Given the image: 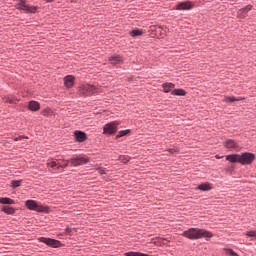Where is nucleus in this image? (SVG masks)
I'll use <instances>...</instances> for the list:
<instances>
[{
	"label": "nucleus",
	"mask_w": 256,
	"mask_h": 256,
	"mask_svg": "<svg viewBox=\"0 0 256 256\" xmlns=\"http://www.w3.org/2000/svg\"><path fill=\"white\" fill-rule=\"evenodd\" d=\"M182 237H186V239H190L191 241L197 239H206V241H209L213 237V233L205 229L190 228L182 233Z\"/></svg>",
	"instance_id": "1"
},
{
	"label": "nucleus",
	"mask_w": 256,
	"mask_h": 256,
	"mask_svg": "<svg viewBox=\"0 0 256 256\" xmlns=\"http://www.w3.org/2000/svg\"><path fill=\"white\" fill-rule=\"evenodd\" d=\"M226 161L230 163H240L241 165H251L255 161V154L253 153H243L241 154H231L226 156Z\"/></svg>",
	"instance_id": "2"
},
{
	"label": "nucleus",
	"mask_w": 256,
	"mask_h": 256,
	"mask_svg": "<svg viewBox=\"0 0 256 256\" xmlns=\"http://www.w3.org/2000/svg\"><path fill=\"white\" fill-rule=\"evenodd\" d=\"M79 95L82 97H89V95H95V93H99V88H96L95 85L91 84H82L78 88Z\"/></svg>",
	"instance_id": "3"
},
{
	"label": "nucleus",
	"mask_w": 256,
	"mask_h": 256,
	"mask_svg": "<svg viewBox=\"0 0 256 256\" xmlns=\"http://www.w3.org/2000/svg\"><path fill=\"white\" fill-rule=\"evenodd\" d=\"M16 9H20L21 11H24V13H37V10L39 7L37 6H31L27 4V1L25 0H19L15 4Z\"/></svg>",
	"instance_id": "4"
},
{
	"label": "nucleus",
	"mask_w": 256,
	"mask_h": 256,
	"mask_svg": "<svg viewBox=\"0 0 256 256\" xmlns=\"http://www.w3.org/2000/svg\"><path fill=\"white\" fill-rule=\"evenodd\" d=\"M25 205L30 211H37L38 213H47L49 211L48 207L39 205L35 200H27Z\"/></svg>",
	"instance_id": "5"
},
{
	"label": "nucleus",
	"mask_w": 256,
	"mask_h": 256,
	"mask_svg": "<svg viewBox=\"0 0 256 256\" xmlns=\"http://www.w3.org/2000/svg\"><path fill=\"white\" fill-rule=\"evenodd\" d=\"M119 125H121L119 121H113L105 124L103 127L104 135H113L114 133H117V127H119Z\"/></svg>",
	"instance_id": "6"
},
{
	"label": "nucleus",
	"mask_w": 256,
	"mask_h": 256,
	"mask_svg": "<svg viewBox=\"0 0 256 256\" xmlns=\"http://www.w3.org/2000/svg\"><path fill=\"white\" fill-rule=\"evenodd\" d=\"M70 163L73 167H79V165H87V163H89V157L85 155L74 156L70 159Z\"/></svg>",
	"instance_id": "7"
},
{
	"label": "nucleus",
	"mask_w": 256,
	"mask_h": 256,
	"mask_svg": "<svg viewBox=\"0 0 256 256\" xmlns=\"http://www.w3.org/2000/svg\"><path fill=\"white\" fill-rule=\"evenodd\" d=\"M193 8V3L191 1L180 2L175 6L176 11H189Z\"/></svg>",
	"instance_id": "8"
},
{
	"label": "nucleus",
	"mask_w": 256,
	"mask_h": 256,
	"mask_svg": "<svg viewBox=\"0 0 256 256\" xmlns=\"http://www.w3.org/2000/svg\"><path fill=\"white\" fill-rule=\"evenodd\" d=\"M39 241L40 243H45V245H48L49 247H59V245H61L60 241L51 238L41 237L39 238Z\"/></svg>",
	"instance_id": "9"
},
{
	"label": "nucleus",
	"mask_w": 256,
	"mask_h": 256,
	"mask_svg": "<svg viewBox=\"0 0 256 256\" xmlns=\"http://www.w3.org/2000/svg\"><path fill=\"white\" fill-rule=\"evenodd\" d=\"M225 147L226 149H232L233 151H239L240 149L239 144L235 142V140H227L225 142Z\"/></svg>",
	"instance_id": "10"
},
{
	"label": "nucleus",
	"mask_w": 256,
	"mask_h": 256,
	"mask_svg": "<svg viewBox=\"0 0 256 256\" xmlns=\"http://www.w3.org/2000/svg\"><path fill=\"white\" fill-rule=\"evenodd\" d=\"M252 9H253V6L248 5L245 8L238 10V17L240 19H245V17H247V13H249V11H251Z\"/></svg>",
	"instance_id": "11"
},
{
	"label": "nucleus",
	"mask_w": 256,
	"mask_h": 256,
	"mask_svg": "<svg viewBox=\"0 0 256 256\" xmlns=\"http://www.w3.org/2000/svg\"><path fill=\"white\" fill-rule=\"evenodd\" d=\"M75 83V77L68 75L64 77V85L67 87V89H71Z\"/></svg>",
	"instance_id": "12"
},
{
	"label": "nucleus",
	"mask_w": 256,
	"mask_h": 256,
	"mask_svg": "<svg viewBox=\"0 0 256 256\" xmlns=\"http://www.w3.org/2000/svg\"><path fill=\"white\" fill-rule=\"evenodd\" d=\"M74 135L76 137V140L79 141L80 143H83V141H85V139H87V134H85L82 131H75Z\"/></svg>",
	"instance_id": "13"
},
{
	"label": "nucleus",
	"mask_w": 256,
	"mask_h": 256,
	"mask_svg": "<svg viewBox=\"0 0 256 256\" xmlns=\"http://www.w3.org/2000/svg\"><path fill=\"white\" fill-rule=\"evenodd\" d=\"M109 61L111 65H118V63L123 62V57H121L120 55H114L109 58Z\"/></svg>",
	"instance_id": "14"
},
{
	"label": "nucleus",
	"mask_w": 256,
	"mask_h": 256,
	"mask_svg": "<svg viewBox=\"0 0 256 256\" xmlns=\"http://www.w3.org/2000/svg\"><path fill=\"white\" fill-rule=\"evenodd\" d=\"M60 161L61 160H50L47 162V167H50V169H53L54 171H59V169H57V167H59L60 165Z\"/></svg>",
	"instance_id": "15"
},
{
	"label": "nucleus",
	"mask_w": 256,
	"mask_h": 256,
	"mask_svg": "<svg viewBox=\"0 0 256 256\" xmlns=\"http://www.w3.org/2000/svg\"><path fill=\"white\" fill-rule=\"evenodd\" d=\"M224 103H235V101H243L241 97H234V96H224L223 98Z\"/></svg>",
	"instance_id": "16"
},
{
	"label": "nucleus",
	"mask_w": 256,
	"mask_h": 256,
	"mask_svg": "<svg viewBox=\"0 0 256 256\" xmlns=\"http://www.w3.org/2000/svg\"><path fill=\"white\" fill-rule=\"evenodd\" d=\"M162 89H164V93H169L175 89V84L169 82V83H163Z\"/></svg>",
	"instance_id": "17"
},
{
	"label": "nucleus",
	"mask_w": 256,
	"mask_h": 256,
	"mask_svg": "<svg viewBox=\"0 0 256 256\" xmlns=\"http://www.w3.org/2000/svg\"><path fill=\"white\" fill-rule=\"evenodd\" d=\"M28 108L30 109V111H39V109L41 108L39 105V102L37 101H30Z\"/></svg>",
	"instance_id": "18"
},
{
	"label": "nucleus",
	"mask_w": 256,
	"mask_h": 256,
	"mask_svg": "<svg viewBox=\"0 0 256 256\" xmlns=\"http://www.w3.org/2000/svg\"><path fill=\"white\" fill-rule=\"evenodd\" d=\"M196 189H199V191H211L213 187L209 183H203L198 185Z\"/></svg>",
	"instance_id": "19"
},
{
	"label": "nucleus",
	"mask_w": 256,
	"mask_h": 256,
	"mask_svg": "<svg viewBox=\"0 0 256 256\" xmlns=\"http://www.w3.org/2000/svg\"><path fill=\"white\" fill-rule=\"evenodd\" d=\"M0 204L1 205H15V200L11 198H0Z\"/></svg>",
	"instance_id": "20"
},
{
	"label": "nucleus",
	"mask_w": 256,
	"mask_h": 256,
	"mask_svg": "<svg viewBox=\"0 0 256 256\" xmlns=\"http://www.w3.org/2000/svg\"><path fill=\"white\" fill-rule=\"evenodd\" d=\"M1 210L3 211V213H6V215L15 214V208L11 206H3Z\"/></svg>",
	"instance_id": "21"
},
{
	"label": "nucleus",
	"mask_w": 256,
	"mask_h": 256,
	"mask_svg": "<svg viewBox=\"0 0 256 256\" xmlns=\"http://www.w3.org/2000/svg\"><path fill=\"white\" fill-rule=\"evenodd\" d=\"M130 35H131V37H141V35H143V30L134 29V30L130 31Z\"/></svg>",
	"instance_id": "22"
},
{
	"label": "nucleus",
	"mask_w": 256,
	"mask_h": 256,
	"mask_svg": "<svg viewBox=\"0 0 256 256\" xmlns=\"http://www.w3.org/2000/svg\"><path fill=\"white\" fill-rule=\"evenodd\" d=\"M185 94V90L183 89H175L171 92V95H176L178 97H184Z\"/></svg>",
	"instance_id": "23"
},
{
	"label": "nucleus",
	"mask_w": 256,
	"mask_h": 256,
	"mask_svg": "<svg viewBox=\"0 0 256 256\" xmlns=\"http://www.w3.org/2000/svg\"><path fill=\"white\" fill-rule=\"evenodd\" d=\"M69 163H71L70 160H60V164L57 166V169H65L69 166Z\"/></svg>",
	"instance_id": "24"
},
{
	"label": "nucleus",
	"mask_w": 256,
	"mask_h": 256,
	"mask_svg": "<svg viewBox=\"0 0 256 256\" xmlns=\"http://www.w3.org/2000/svg\"><path fill=\"white\" fill-rule=\"evenodd\" d=\"M246 237H250V239L253 241V239H256V230H250L244 233Z\"/></svg>",
	"instance_id": "25"
},
{
	"label": "nucleus",
	"mask_w": 256,
	"mask_h": 256,
	"mask_svg": "<svg viewBox=\"0 0 256 256\" xmlns=\"http://www.w3.org/2000/svg\"><path fill=\"white\" fill-rule=\"evenodd\" d=\"M130 132H131V130H122V131L118 132V134L116 136V139H119L121 137H125V135H127Z\"/></svg>",
	"instance_id": "26"
},
{
	"label": "nucleus",
	"mask_w": 256,
	"mask_h": 256,
	"mask_svg": "<svg viewBox=\"0 0 256 256\" xmlns=\"http://www.w3.org/2000/svg\"><path fill=\"white\" fill-rule=\"evenodd\" d=\"M11 187H13V189L17 188V187H21V180H14L11 182Z\"/></svg>",
	"instance_id": "27"
},
{
	"label": "nucleus",
	"mask_w": 256,
	"mask_h": 256,
	"mask_svg": "<svg viewBox=\"0 0 256 256\" xmlns=\"http://www.w3.org/2000/svg\"><path fill=\"white\" fill-rule=\"evenodd\" d=\"M130 159L131 158L129 156H120L119 157V161H121V163H129Z\"/></svg>",
	"instance_id": "28"
},
{
	"label": "nucleus",
	"mask_w": 256,
	"mask_h": 256,
	"mask_svg": "<svg viewBox=\"0 0 256 256\" xmlns=\"http://www.w3.org/2000/svg\"><path fill=\"white\" fill-rule=\"evenodd\" d=\"M227 255H231V256H239L238 253H236L235 251H233V249H225Z\"/></svg>",
	"instance_id": "29"
},
{
	"label": "nucleus",
	"mask_w": 256,
	"mask_h": 256,
	"mask_svg": "<svg viewBox=\"0 0 256 256\" xmlns=\"http://www.w3.org/2000/svg\"><path fill=\"white\" fill-rule=\"evenodd\" d=\"M23 139H29V137H27V136H18L16 138H14V141H23Z\"/></svg>",
	"instance_id": "30"
},
{
	"label": "nucleus",
	"mask_w": 256,
	"mask_h": 256,
	"mask_svg": "<svg viewBox=\"0 0 256 256\" xmlns=\"http://www.w3.org/2000/svg\"><path fill=\"white\" fill-rule=\"evenodd\" d=\"M98 173L100 175H105V169L104 168H98Z\"/></svg>",
	"instance_id": "31"
},
{
	"label": "nucleus",
	"mask_w": 256,
	"mask_h": 256,
	"mask_svg": "<svg viewBox=\"0 0 256 256\" xmlns=\"http://www.w3.org/2000/svg\"><path fill=\"white\" fill-rule=\"evenodd\" d=\"M5 101H6L7 103H10V104L15 103V100H13V99H11V98H5Z\"/></svg>",
	"instance_id": "32"
},
{
	"label": "nucleus",
	"mask_w": 256,
	"mask_h": 256,
	"mask_svg": "<svg viewBox=\"0 0 256 256\" xmlns=\"http://www.w3.org/2000/svg\"><path fill=\"white\" fill-rule=\"evenodd\" d=\"M71 232H72L71 228H66L65 229V234L66 235H71Z\"/></svg>",
	"instance_id": "33"
},
{
	"label": "nucleus",
	"mask_w": 256,
	"mask_h": 256,
	"mask_svg": "<svg viewBox=\"0 0 256 256\" xmlns=\"http://www.w3.org/2000/svg\"><path fill=\"white\" fill-rule=\"evenodd\" d=\"M169 152H170V153H175V150L170 149Z\"/></svg>",
	"instance_id": "34"
},
{
	"label": "nucleus",
	"mask_w": 256,
	"mask_h": 256,
	"mask_svg": "<svg viewBox=\"0 0 256 256\" xmlns=\"http://www.w3.org/2000/svg\"><path fill=\"white\" fill-rule=\"evenodd\" d=\"M216 159H221V157H219V156H216Z\"/></svg>",
	"instance_id": "35"
},
{
	"label": "nucleus",
	"mask_w": 256,
	"mask_h": 256,
	"mask_svg": "<svg viewBox=\"0 0 256 256\" xmlns=\"http://www.w3.org/2000/svg\"><path fill=\"white\" fill-rule=\"evenodd\" d=\"M47 1L51 3L53 0H47Z\"/></svg>",
	"instance_id": "36"
}]
</instances>
